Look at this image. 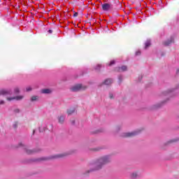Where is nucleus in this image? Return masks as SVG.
Wrapping results in <instances>:
<instances>
[{
  "instance_id": "obj_24",
  "label": "nucleus",
  "mask_w": 179,
  "mask_h": 179,
  "mask_svg": "<svg viewBox=\"0 0 179 179\" xmlns=\"http://www.w3.org/2000/svg\"><path fill=\"white\" fill-rule=\"evenodd\" d=\"M70 122H71V125H75V122H76V120H75V119H73V120H70Z\"/></svg>"
},
{
  "instance_id": "obj_25",
  "label": "nucleus",
  "mask_w": 179,
  "mask_h": 179,
  "mask_svg": "<svg viewBox=\"0 0 179 179\" xmlns=\"http://www.w3.org/2000/svg\"><path fill=\"white\" fill-rule=\"evenodd\" d=\"M17 125H18L17 122H15L13 124V128H17Z\"/></svg>"
},
{
  "instance_id": "obj_33",
  "label": "nucleus",
  "mask_w": 179,
  "mask_h": 179,
  "mask_svg": "<svg viewBox=\"0 0 179 179\" xmlns=\"http://www.w3.org/2000/svg\"><path fill=\"white\" fill-rule=\"evenodd\" d=\"M176 75H179V69L176 70Z\"/></svg>"
},
{
  "instance_id": "obj_23",
  "label": "nucleus",
  "mask_w": 179,
  "mask_h": 179,
  "mask_svg": "<svg viewBox=\"0 0 179 179\" xmlns=\"http://www.w3.org/2000/svg\"><path fill=\"white\" fill-rule=\"evenodd\" d=\"M33 90V87L31 86H28L26 87V92H31Z\"/></svg>"
},
{
  "instance_id": "obj_7",
  "label": "nucleus",
  "mask_w": 179,
  "mask_h": 179,
  "mask_svg": "<svg viewBox=\"0 0 179 179\" xmlns=\"http://www.w3.org/2000/svg\"><path fill=\"white\" fill-rule=\"evenodd\" d=\"M172 43H174V36H171L169 39L163 42V45L165 46L170 45Z\"/></svg>"
},
{
  "instance_id": "obj_8",
  "label": "nucleus",
  "mask_w": 179,
  "mask_h": 179,
  "mask_svg": "<svg viewBox=\"0 0 179 179\" xmlns=\"http://www.w3.org/2000/svg\"><path fill=\"white\" fill-rule=\"evenodd\" d=\"M169 101V99H166L164 101H162L158 103H156L155 105L153 106L154 108H160L164 104H166Z\"/></svg>"
},
{
  "instance_id": "obj_26",
  "label": "nucleus",
  "mask_w": 179,
  "mask_h": 179,
  "mask_svg": "<svg viewBox=\"0 0 179 179\" xmlns=\"http://www.w3.org/2000/svg\"><path fill=\"white\" fill-rule=\"evenodd\" d=\"M114 64H115V61H111L110 63L109 64V66H111V65H114Z\"/></svg>"
},
{
  "instance_id": "obj_38",
  "label": "nucleus",
  "mask_w": 179,
  "mask_h": 179,
  "mask_svg": "<svg viewBox=\"0 0 179 179\" xmlns=\"http://www.w3.org/2000/svg\"><path fill=\"white\" fill-rule=\"evenodd\" d=\"M36 132V130H34V134Z\"/></svg>"
},
{
  "instance_id": "obj_5",
  "label": "nucleus",
  "mask_w": 179,
  "mask_h": 179,
  "mask_svg": "<svg viewBox=\"0 0 179 179\" xmlns=\"http://www.w3.org/2000/svg\"><path fill=\"white\" fill-rule=\"evenodd\" d=\"M0 96H5L6 97V100H8V97H9V96H12V92L7 90H0Z\"/></svg>"
},
{
  "instance_id": "obj_30",
  "label": "nucleus",
  "mask_w": 179,
  "mask_h": 179,
  "mask_svg": "<svg viewBox=\"0 0 179 179\" xmlns=\"http://www.w3.org/2000/svg\"><path fill=\"white\" fill-rule=\"evenodd\" d=\"M109 97H110V99H113L114 97V96L113 95V94H110Z\"/></svg>"
},
{
  "instance_id": "obj_9",
  "label": "nucleus",
  "mask_w": 179,
  "mask_h": 179,
  "mask_svg": "<svg viewBox=\"0 0 179 179\" xmlns=\"http://www.w3.org/2000/svg\"><path fill=\"white\" fill-rule=\"evenodd\" d=\"M139 177V173L138 171H134L130 173L131 179H136Z\"/></svg>"
},
{
  "instance_id": "obj_22",
  "label": "nucleus",
  "mask_w": 179,
  "mask_h": 179,
  "mask_svg": "<svg viewBox=\"0 0 179 179\" xmlns=\"http://www.w3.org/2000/svg\"><path fill=\"white\" fill-rule=\"evenodd\" d=\"M101 68V65L97 64L95 67L94 69L95 71H100V69Z\"/></svg>"
},
{
  "instance_id": "obj_1",
  "label": "nucleus",
  "mask_w": 179,
  "mask_h": 179,
  "mask_svg": "<svg viewBox=\"0 0 179 179\" xmlns=\"http://www.w3.org/2000/svg\"><path fill=\"white\" fill-rule=\"evenodd\" d=\"M111 162V155H102L96 158L95 160L90 164L91 168L90 169V170L85 171V174H89V173H93V171H100V170H101L103 167H104V166H106V164H110Z\"/></svg>"
},
{
  "instance_id": "obj_20",
  "label": "nucleus",
  "mask_w": 179,
  "mask_h": 179,
  "mask_svg": "<svg viewBox=\"0 0 179 179\" xmlns=\"http://www.w3.org/2000/svg\"><path fill=\"white\" fill-rule=\"evenodd\" d=\"M148 47H150V41H147L145 43V48H148Z\"/></svg>"
},
{
  "instance_id": "obj_13",
  "label": "nucleus",
  "mask_w": 179,
  "mask_h": 179,
  "mask_svg": "<svg viewBox=\"0 0 179 179\" xmlns=\"http://www.w3.org/2000/svg\"><path fill=\"white\" fill-rule=\"evenodd\" d=\"M111 8V5L108 3H104L102 5L103 10H108Z\"/></svg>"
},
{
  "instance_id": "obj_16",
  "label": "nucleus",
  "mask_w": 179,
  "mask_h": 179,
  "mask_svg": "<svg viewBox=\"0 0 179 179\" xmlns=\"http://www.w3.org/2000/svg\"><path fill=\"white\" fill-rule=\"evenodd\" d=\"M14 94H19L20 93V87H15L13 89Z\"/></svg>"
},
{
  "instance_id": "obj_19",
  "label": "nucleus",
  "mask_w": 179,
  "mask_h": 179,
  "mask_svg": "<svg viewBox=\"0 0 179 179\" xmlns=\"http://www.w3.org/2000/svg\"><path fill=\"white\" fill-rule=\"evenodd\" d=\"M38 99H39L38 96H32L31 97V101H37Z\"/></svg>"
},
{
  "instance_id": "obj_18",
  "label": "nucleus",
  "mask_w": 179,
  "mask_h": 179,
  "mask_svg": "<svg viewBox=\"0 0 179 179\" xmlns=\"http://www.w3.org/2000/svg\"><path fill=\"white\" fill-rule=\"evenodd\" d=\"M127 69L128 68L127 67V66H122L119 69V72H125V71H127Z\"/></svg>"
},
{
  "instance_id": "obj_32",
  "label": "nucleus",
  "mask_w": 179,
  "mask_h": 179,
  "mask_svg": "<svg viewBox=\"0 0 179 179\" xmlns=\"http://www.w3.org/2000/svg\"><path fill=\"white\" fill-rule=\"evenodd\" d=\"M15 113H20V110H19V109H15Z\"/></svg>"
},
{
  "instance_id": "obj_27",
  "label": "nucleus",
  "mask_w": 179,
  "mask_h": 179,
  "mask_svg": "<svg viewBox=\"0 0 179 179\" xmlns=\"http://www.w3.org/2000/svg\"><path fill=\"white\" fill-rule=\"evenodd\" d=\"M114 64H115V61H111L110 63L109 64V66H111V65H114Z\"/></svg>"
},
{
  "instance_id": "obj_21",
  "label": "nucleus",
  "mask_w": 179,
  "mask_h": 179,
  "mask_svg": "<svg viewBox=\"0 0 179 179\" xmlns=\"http://www.w3.org/2000/svg\"><path fill=\"white\" fill-rule=\"evenodd\" d=\"M65 156H68V154L67 153L59 154L57 155V157H65Z\"/></svg>"
},
{
  "instance_id": "obj_37",
  "label": "nucleus",
  "mask_w": 179,
  "mask_h": 179,
  "mask_svg": "<svg viewBox=\"0 0 179 179\" xmlns=\"http://www.w3.org/2000/svg\"><path fill=\"white\" fill-rule=\"evenodd\" d=\"M19 145H20V146H22V145H23V144H22V143H20Z\"/></svg>"
},
{
  "instance_id": "obj_28",
  "label": "nucleus",
  "mask_w": 179,
  "mask_h": 179,
  "mask_svg": "<svg viewBox=\"0 0 179 179\" xmlns=\"http://www.w3.org/2000/svg\"><path fill=\"white\" fill-rule=\"evenodd\" d=\"M118 79H119L120 82H122V76H119Z\"/></svg>"
},
{
  "instance_id": "obj_3",
  "label": "nucleus",
  "mask_w": 179,
  "mask_h": 179,
  "mask_svg": "<svg viewBox=\"0 0 179 179\" xmlns=\"http://www.w3.org/2000/svg\"><path fill=\"white\" fill-rule=\"evenodd\" d=\"M87 86L82 84H77L72 86L70 90L71 92H80V90H86Z\"/></svg>"
},
{
  "instance_id": "obj_17",
  "label": "nucleus",
  "mask_w": 179,
  "mask_h": 179,
  "mask_svg": "<svg viewBox=\"0 0 179 179\" xmlns=\"http://www.w3.org/2000/svg\"><path fill=\"white\" fill-rule=\"evenodd\" d=\"M25 152L27 155H33V153H34V150L29 148H25Z\"/></svg>"
},
{
  "instance_id": "obj_31",
  "label": "nucleus",
  "mask_w": 179,
  "mask_h": 179,
  "mask_svg": "<svg viewBox=\"0 0 179 179\" xmlns=\"http://www.w3.org/2000/svg\"><path fill=\"white\" fill-rule=\"evenodd\" d=\"M2 104H5V101H0V105H2Z\"/></svg>"
},
{
  "instance_id": "obj_14",
  "label": "nucleus",
  "mask_w": 179,
  "mask_h": 179,
  "mask_svg": "<svg viewBox=\"0 0 179 179\" xmlns=\"http://www.w3.org/2000/svg\"><path fill=\"white\" fill-rule=\"evenodd\" d=\"M111 83H113V80L110 78H108L103 82V85H106L107 86L111 85Z\"/></svg>"
},
{
  "instance_id": "obj_2",
  "label": "nucleus",
  "mask_w": 179,
  "mask_h": 179,
  "mask_svg": "<svg viewBox=\"0 0 179 179\" xmlns=\"http://www.w3.org/2000/svg\"><path fill=\"white\" fill-rule=\"evenodd\" d=\"M140 132L141 131L139 130L129 132H122L120 134V136H121V138H133V136H136V135H138Z\"/></svg>"
},
{
  "instance_id": "obj_36",
  "label": "nucleus",
  "mask_w": 179,
  "mask_h": 179,
  "mask_svg": "<svg viewBox=\"0 0 179 179\" xmlns=\"http://www.w3.org/2000/svg\"><path fill=\"white\" fill-rule=\"evenodd\" d=\"M167 92H164V93H163V94H164V96H166V94H167Z\"/></svg>"
},
{
  "instance_id": "obj_15",
  "label": "nucleus",
  "mask_w": 179,
  "mask_h": 179,
  "mask_svg": "<svg viewBox=\"0 0 179 179\" xmlns=\"http://www.w3.org/2000/svg\"><path fill=\"white\" fill-rule=\"evenodd\" d=\"M39 132H45V131H47V126L46 125H41L38 127Z\"/></svg>"
},
{
  "instance_id": "obj_4",
  "label": "nucleus",
  "mask_w": 179,
  "mask_h": 179,
  "mask_svg": "<svg viewBox=\"0 0 179 179\" xmlns=\"http://www.w3.org/2000/svg\"><path fill=\"white\" fill-rule=\"evenodd\" d=\"M24 99V95H18L15 96H7V101H13V100H15L16 101H21V100H23Z\"/></svg>"
},
{
  "instance_id": "obj_29",
  "label": "nucleus",
  "mask_w": 179,
  "mask_h": 179,
  "mask_svg": "<svg viewBox=\"0 0 179 179\" xmlns=\"http://www.w3.org/2000/svg\"><path fill=\"white\" fill-rule=\"evenodd\" d=\"M136 55H141V51H137L136 52Z\"/></svg>"
},
{
  "instance_id": "obj_10",
  "label": "nucleus",
  "mask_w": 179,
  "mask_h": 179,
  "mask_svg": "<svg viewBox=\"0 0 179 179\" xmlns=\"http://www.w3.org/2000/svg\"><path fill=\"white\" fill-rule=\"evenodd\" d=\"M121 129H122V127L120 125H117L114 129V134L117 135V134H120L121 132Z\"/></svg>"
},
{
  "instance_id": "obj_34",
  "label": "nucleus",
  "mask_w": 179,
  "mask_h": 179,
  "mask_svg": "<svg viewBox=\"0 0 179 179\" xmlns=\"http://www.w3.org/2000/svg\"><path fill=\"white\" fill-rule=\"evenodd\" d=\"M73 16H74V17H76V16H78V13H75Z\"/></svg>"
},
{
  "instance_id": "obj_12",
  "label": "nucleus",
  "mask_w": 179,
  "mask_h": 179,
  "mask_svg": "<svg viewBox=\"0 0 179 179\" xmlns=\"http://www.w3.org/2000/svg\"><path fill=\"white\" fill-rule=\"evenodd\" d=\"M41 93L43 94H51L52 93V90L51 89H43L41 90Z\"/></svg>"
},
{
  "instance_id": "obj_35",
  "label": "nucleus",
  "mask_w": 179,
  "mask_h": 179,
  "mask_svg": "<svg viewBox=\"0 0 179 179\" xmlns=\"http://www.w3.org/2000/svg\"><path fill=\"white\" fill-rule=\"evenodd\" d=\"M48 33H50V34H51V33H52V30L50 29V30L48 31Z\"/></svg>"
},
{
  "instance_id": "obj_6",
  "label": "nucleus",
  "mask_w": 179,
  "mask_h": 179,
  "mask_svg": "<svg viewBox=\"0 0 179 179\" xmlns=\"http://www.w3.org/2000/svg\"><path fill=\"white\" fill-rule=\"evenodd\" d=\"M57 122L61 125L65 124V115H59V116H57Z\"/></svg>"
},
{
  "instance_id": "obj_11",
  "label": "nucleus",
  "mask_w": 179,
  "mask_h": 179,
  "mask_svg": "<svg viewBox=\"0 0 179 179\" xmlns=\"http://www.w3.org/2000/svg\"><path fill=\"white\" fill-rule=\"evenodd\" d=\"M76 113V110L75 108H71L67 110V114L68 115H73V114H75Z\"/></svg>"
}]
</instances>
